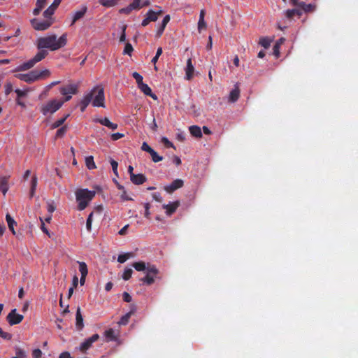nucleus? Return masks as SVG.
<instances>
[{
	"instance_id": "obj_1",
	"label": "nucleus",
	"mask_w": 358,
	"mask_h": 358,
	"mask_svg": "<svg viewBox=\"0 0 358 358\" xmlns=\"http://www.w3.org/2000/svg\"><path fill=\"white\" fill-rule=\"evenodd\" d=\"M66 43L67 34L66 33L63 34L58 39L55 34L38 38L36 41V47L39 51L33 58L20 65L18 67L19 70H29L34 66L36 64L45 58L48 55V52L45 50V48H48L51 51H55L64 47Z\"/></svg>"
},
{
	"instance_id": "obj_2",
	"label": "nucleus",
	"mask_w": 358,
	"mask_h": 358,
	"mask_svg": "<svg viewBox=\"0 0 358 358\" xmlns=\"http://www.w3.org/2000/svg\"><path fill=\"white\" fill-rule=\"evenodd\" d=\"M75 194L78 202V210L81 211L85 209L90 202L94 199L96 192L87 189H78Z\"/></svg>"
},
{
	"instance_id": "obj_3",
	"label": "nucleus",
	"mask_w": 358,
	"mask_h": 358,
	"mask_svg": "<svg viewBox=\"0 0 358 358\" xmlns=\"http://www.w3.org/2000/svg\"><path fill=\"white\" fill-rule=\"evenodd\" d=\"M86 94L91 96V103L92 106L106 108L104 89L101 85L94 86Z\"/></svg>"
},
{
	"instance_id": "obj_4",
	"label": "nucleus",
	"mask_w": 358,
	"mask_h": 358,
	"mask_svg": "<svg viewBox=\"0 0 358 358\" xmlns=\"http://www.w3.org/2000/svg\"><path fill=\"white\" fill-rule=\"evenodd\" d=\"M64 104V101L62 100L52 99L43 104L41 107V112L43 115L48 114H53L58 110Z\"/></svg>"
},
{
	"instance_id": "obj_5",
	"label": "nucleus",
	"mask_w": 358,
	"mask_h": 358,
	"mask_svg": "<svg viewBox=\"0 0 358 358\" xmlns=\"http://www.w3.org/2000/svg\"><path fill=\"white\" fill-rule=\"evenodd\" d=\"M53 23L52 20H38L36 18L31 20V24L34 29L44 31L48 29Z\"/></svg>"
},
{
	"instance_id": "obj_6",
	"label": "nucleus",
	"mask_w": 358,
	"mask_h": 358,
	"mask_svg": "<svg viewBox=\"0 0 358 358\" xmlns=\"http://www.w3.org/2000/svg\"><path fill=\"white\" fill-rule=\"evenodd\" d=\"M99 338V336L97 334H95L92 335L91 337L88 338L87 339L85 340L80 345L79 350L82 352H85L87 350H89L92 345V343L97 341Z\"/></svg>"
},
{
	"instance_id": "obj_7",
	"label": "nucleus",
	"mask_w": 358,
	"mask_h": 358,
	"mask_svg": "<svg viewBox=\"0 0 358 358\" xmlns=\"http://www.w3.org/2000/svg\"><path fill=\"white\" fill-rule=\"evenodd\" d=\"M23 318L24 317L22 315L16 313V309H13L6 317L10 325L20 324L22 321Z\"/></svg>"
},
{
	"instance_id": "obj_8",
	"label": "nucleus",
	"mask_w": 358,
	"mask_h": 358,
	"mask_svg": "<svg viewBox=\"0 0 358 358\" xmlns=\"http://www.w3.org/2000/svg\"><path fill=\"white\" fill-rule=\"evenodd\" d=\"M78 84L71 83L59 88V92L62 95L76 94L78 92Z\"/></svg>"
},
{
	"instance_id": "obj_9",
	"label": "nucleus",
	"mask_w": 358,
	"mask_h": 358,
	"mask_svg": "<svg viewBox=\"0 0 358 358\" xmlns=\"http://www.w3.org/2000/svg\"><path fill=\"white\" fill-rule=\"evenodd\" d=\"M184 185V182L181 179L174 180L170 185L164 187V190L168 193H172L179 188H181Z\"/></svg>"
},
{
	"instance_id": "obj_10",
	"label": "nucleus",
	"mask_w": 358,
	"mask_h": 358,
	"mask_svg": "<svg viewBox=\"0 0 358 358\" xmlns=\"http://www.w3.org/2000/svg\"><path fill=\"white\" fill-rule=\"evenodd\" d=\"M36 72L34 71H31L27 73H20V74H17L15 76L22 80V81H24L26 83H34L35 81H36Z\"/></svg>"
},
{
	"instance_id": "obj_11",
	"label": "nucleus",
	"mask_w": 358,
	"mask_h": 358,
	"mask_svg": "<svg viewBox=\"0 0 358 358\" xmlns=\"http://www.w3.org/2000/svg\"><path fill=\"white\" fill-rule=\"evenodd\" d=\"M185 78L188 80L192 79L194 76V67L192 64V61L191 58H189L187 61V65L185 69Z\"/></svg>"
},
{
	"instance_id": "obj_12",
	"label": "nucleus",
	"mask_w": 358,
	"mask_h": 358,
	"mask_svg": "<svg viewBox=\"0 0 358 358\" xmlns=\"http://www.w3.org/2000/svg\"><path fill=\"white\" fill-rule=\"evenodd\" d=\"M87 11V7L86 6H82L81 9L77 10L73 14L71 26L73 25L78 20L83 18Z\"/></svg>"
},
{
	"instance_id": "obj_13",
	"label": "nucleus",
	"mask_w": 358,
	"mask_h": 358,
	"mask_svg": "<svg viewBox=\"0 0 358 358\" xmlns=\"http://www.w3.org/2000/svg\"><path fill=\"white\" fill-rule=\"evenodd\" d=\"M180 206V202L178 201H176L173 203H170L169 204H164L163 208L166 210V213L167 215H171L173 213H174L176 210V209Z\"/></svg>"
},
{
	"instance_id": "obj_14",
	"label": "nucleus",
	"mask_w": 358,
	"mask_h": 358,
	"mask_svg": "<svg viewBox=\"0 0 358 358\" xmlns=\"http://www.w3.org/2000/svg\"><path fill=\"white\" fill-rule=\"evenodd\" d=\"M95 122H99L101 124L107 127L112 130H115L117 128V124L111 122L108 117L99 118L94 120Z\"/></svg>"
},
{
	"instance_id": "obj_15",
	"label": "nucleus",
	"mask_w": 358,
	"mask_h": 358,
	"mask_svg": "<svg viewBox=\"0 0 358 358\" xmlns=\"http://www.w3.org/2000/svg\"><path fill=\"white\" fill-rule=\"evenodd\" d=\"M130 180L134 185H139L143 184L147 180V178L143 174L141 173L132 174L131 178H130Z\"/></svg>"
},
{
	"instance_id": "obj_16",
	"label": "nucleus",
	"mask_w": 358,
	"mask_h": 358,
	"mask_svg": "<svg viewBox=\"0 0 358 358\" xmlns=\"http://www.w3.org/2000/svg\"><path fill=\"white\" fill-rule=\"evenodd\" d=\"M240 96V90L238 86V84H236L234 87V88L230 92L229 96V101L231 103H234L239 99Z\"/></svg>"
},
{
	"instance_id": "obj_17",
	"label": "nucleus",
	"mask_w": 358,
	"mask_h": 358,
	"mask_svg": "<svg viewBox=\"0 0 358 358\" xmlns=\"http://www.w3.org/2000/svg\"><path fill=\"white\" fill-rule=\"evenodd\" d=\"M138 87L145 95L152 97L153 99H157V96L152 93L151 88L147 84L143 83Z\"/></svg>"
},
{
	"instance_id": "obj_18",
	"label": "nucleus",
	"mask_w": 358,
	"mask_h": 358,
	"mask_svg": "<svg viewBox=\"0 0 358 358\" xmlns=\"http://www.w3.org/2000/svg\"><path fill=\"white\" fill-rule=\"evenodd\" d=\"M8 179L9 176L0 177V191L3 195H6L8 190Z\"/></svg>"
},
{
	"instance_id": "obj_19",
	"label": "nucleus",
	"mask_w": 358,
	"mask_h": 358,
	"mask_svg": "<svg viewBox=\"0 0 358 358\" xmlns=\"http://www.w3.org/2000/svg\"><path fill=\"white\" fill-rule=\"evenodd\" d=\"M76 325L78 330H81L83 327V318L81 314L80 308L78 307L76 310Z\"/></svg>"
},
{
	"instance_id": "obj_20",
	"label": "nucleus",
	"mask_w": 358,
	"mask_h": 358,
	"mask_svg": "<svg viewBox=\"0 0 358 358\" xmlns=\"http://www.w3.org/2000/svg\"><path fill=\"white\" fill-rule=\"evenodd\" d=\"M90 103L91 96L90 94H85V96L79 103L80 111L84 112Z\"/></svg>"
},
{
	"instance_id": "obj_21",
	"label": "nucleus",
	"mask_w": 358,
	"mask_h": 358,
	"mask_svg": "<svg viewBox=\"0 0 358 358\" xmlns=\"http://www.w3.org/2000/svg\"><path fill=\"white\" fill-rule=\"evenodd\" d=\"M170 21V15H166L162 22V24H160V26L158 27L157 30V36L158 37L161 36L166 27V24L169 23V22Z\"/></svg>"
},
{
	"instance_id": "obj_22",
	"label": "nucleus",
	"mask_w": 358,
	"mask_h": 358,
	"mask_svg": "<svg viewBox=\"0 0 358 358\" xmlns=\"http://www.w3.org/2000/svg\"><path fill=\"white\" fill-rule=\"evenodd\" d=\"M294 15L300 17L302 15V10L300 8L288 9L285 12V16L288 19H292Z\"/></svg>"
},
{
	"instance_id": "obj_23",
	"label": "nucleus",
	"mask_w": 358,
	"mask_h": 358,
	"mask_svg": "<svg viewBox=\"0 0 358 358\" xmlns=\"http://www.w3.org/2000/svg\"><path fill=\"white\" fill-rule=\"evenodd\" d=\"M299 8L305 13H312L314 12L316 9V5L315 3H308L306 4L305 2L301 1L300 3Z\"/></svg>"
},
{
	"instance_id": "obj_24",
	"label": "nucleus",
	"mask_w": 358,
	"mask_h": 358,
	"mask_svg": "<svg viewBox=\"0 0 358 358\" xmlns=\"http://www.w3.org/2000/svg\"><path fill=\"white\" fill-rule=\"evenodd\" d=\"M34 71L36 72L35 76H36V80L45 79V78H48L51 74L50 71L48 69H44L41 71L34 70Z\"/></svg>"
},
{
	"instance_id": "obj_25",
	"label": "nucleus",
	"mask_w": 358,
	"mask_h": 358,
	"mask_svg": "<svg viewBox=\"0 0 358 358\" xmlns=\"http://www.w3.org/2000/svg\"><path fill=\"white\" fill-rule=\"evenodd\" d=\"M162 14V10H159L157 12H155L152 10H149L146 13L147 17L149 19L150 22H155L158 19V15Z\"/></svg>"
},
{
	"instance_id": "obj_26",
	"label": "nucleus",
	"mask_w": 358,
	"mask_h": 358,
	"mask_svg": "<svg viewBox=\"0 0 358 358\" xmlns=\"http://www.w3.org/2000/svg\"><path fill=\"white\" fill-rule=\"evenodd\" d=\"M134 311L135 308H133L129 313H126L120 318L118 324L120 325H126L129 322L131 316L134 313Z\"/></svg>"
},
{
	"instance_id": "obj_27",
	"label": "nucleus",
	"mask_w": 358,
	"mask_h": 358,
	"mask_svg": "<svg viewBox=\"0 0 358 358\" xmlns=\"http://www.w3.org/2000/svg\"><path fill=\"white\" fill-rule=\"evenodd\" d=\"M189 130L191 135L196 138H201L202 136L201 129L199 126H191L189 127Z\"/></svg>"
},
{
	"instance_id": "obj_28",
	"label": "nucleus",
	"mask_w": 358,
	"mask_h": 358,
	"mask_svg": "<svg viewBox=\"0 0 358 358\" xmlns=\"http://www.w3.org/2000/svg\"><path fill=\"white\" fill-rule=\"evenodd\" d=\"M57 6H55L53 3H52L44 12L43 16L47 20H52L51 17L55 13V11L57 8Z\"/></svg>"
},
{
	"instance_id": "obj_29",
	"label": "nucleus",
	"mask_w": 358,
	"mask_h": 358,
	"mask_svg": "<svg viewBox=\"0 0 358 358\" xmlns=\"http://www.w3.org/2000/svg\"><path fill=\"white\" fill-rule=\"evenodd\" d=\"M46 4V0H37L36 8L33 10L34 15H38Z\"/></svg>"
},
{
	"instance_id": "obj_30",
	"label": "nucleus",
	"mask_w": 358,
	"mask_h": 358,
	"mask_svg": "<svg viewBox=\"0 0 358 358\" xmlns=\"http://www.w3.org/2000/svg\"><path fill=\"white\" fill-rule=\"evenodd\" d=\"M6 220L8 223V227L9 229L12 231L13 234H15V231L14 229V226L17 224L16 222L14 219L10 215L9 213H7L6 215Z\"/></svg>"
},
{
	"instance_id": "obj_31",
	"label": "nucleus",
	"mask_w": 358,
	"mask_h": 358,
	"mask_svg": "<svg viewBox=\"0 0 358 358\" xmlns=\"http://www.w3.org/2000/svg\"><path fill=\"white\" fill-rule=\"evenodd\" d=\"M155 276L150 275V273H146V275L141 278L140 280L147 285H151L155 282Z\"/></svg>"
},
{
	"instance_id": "obj_32",
	"label": "nucleus",
	"mask_w": 358,
	"mask_h": 358,
	"mask_svg": "<svg viewBox=\"0 0 358 358\" xmlns=\"http://www.w3.org/2000/svg\"><path fill=\"white\" fill-rule=\"evenodd\" d=\"M119 0H99V3L106 8H110L116 6Z\"/></svg>"
},
{
	"instance_id": "obj_33",
	"label": "nucleus",
	"mask_w": 358,
	"mask_h": 358,
	"mask_svg": "<svg viewBox=\"0 0 358 358\" xmlns=\"http://www.w3.org/2000/svg\"><path fill=\"white\" fill-rule=\"evenodd\" d=\"M37 183H38L37 178L36 176H34L31 178V188H30V192H29L30 198H32L35 194L36 187H37Z\"/></svg>"
},
{
	"instance_id": "obj_34",
	"label": "nucleus",
	"mask_w": 358,
	"mask_h": 358,
	"mask_svg": "<svg viewBox=\"0 0 358 358\" xmlns=\"http://www.w3.org/2000/svg\"><path fill=\"white\" fill-rule=\"evenodd\" d=\"M69 117V114H66L64 117L56 120L55 122H53L51 125V129H57L59 128L60 126H62L66 120Z\"/></svg>"
},
{
	"instance_id": "obj_35",
	"label": "nucleus",
	"mask_w": 358,
	"mask_h": 358,
	"mask_svg": "<svg viewBox=\"0 0 358 358\" xmlns=\"http://www.w3.org/2000/svg\"><path fill=\"white\" fill-rule=\"evenodd\" d=\"M85 164L86 166L92 170L96 169V164L94 161V157L92 156H89L85 158Z\"/></svg>"
},
{
	"instance_id": "obj_36",
	"label": "nucleus",
	"mask_w": 358,
	"mask_h": 358,
	"mask_svg": "<svg viewBox=\"0 0 358 358\" xmlns=\"http://www.w3.org/2000/svg\"><path fill=\"white\" fill-rule=\"evenodd\" d=\"M145 271L147 273H150V275H152L155 277H157V274L159 273V270L157 268V267L149 264H148Z\"/></svg>"
},
{
	"instance_id": "obj_37",
	"label": "nucleus",
	"mask_w": 358,
	"mask_h": 358,
	"mask_svg": "<svg viewBox=\"0 0 358 358\" xmlns=\"http://www.w3.org/2000/svg\"><path fill=\"white\" fill-rule=\"evenodd\" d=\"M133 267L138 271H143L146 270V264L144 262H138L133 264Z\"/></svg>"
},
{
	"instance_id": "obj_38",
	"label": "nucleus",
	"mask_w": 358,
	"mask_h": 358,
	"mask_svg": "<svg viewBox=\"0 0 358 358\" xmlns=\"http://www.w3.org/2000/svg\"><path fill=\"white\" fill-rule=\"evenodd\" d=\"M78 264H79V271L81 275H87L88 273L87 264L83 262H78Z\"/></svg>"
},
{
	"instance_id": "obj_39",
	"label": "nucleus",
	"mask_w": 358,
	"mask_h": 358,
	"mask_svg": "<svg viewBox=\"0 0 358 358\" xmlns=\"http://www.w3.org/2000/svg\"><path fill=\"white\" fill-rule=\"evenodd\" d=\"M271 41L268 37H262L259 38V44L264 48H269Z\"/></svg>"
},
{
	"instance_id": "obj_40",
	"label": "nucleus",
	"mask_w": 358,
	"mask_h": 358,
	"mask_svg": "<svg viewBox=\"0 0 358 358\" xmlns=\"http://www.w3.org/2000/svg\"><path fill=\"white\" fill-rule=\"evenodd\" d=\"M131 257H133L132 253L128 252V253L121 254L118 256L117 261H118V262L122 264Z\"/></svg>"
},
{
	"instance_id": "obj_41",
	"label": "nucleus",
	"mask_w": 358,
	"mask_h": 358,
	"mask_svg": "<svg viewBox=\"0 0 358 358\" xmlns=\"http://www.w3.org/2000/svg\"><path fill=\"white\" fill-rule=\"evenodd\" d=\"M67 127L66 125L59 128L56 132L55 138H62L66 132Z\"/></svg>"
},
{
	"instance_id": "obj_42",
	"label": "nucleus",
	"mask_w": 358,
	"mask_h": 358,
	"mask_svg": "<svg viewBox=\"0 0 358 358\" xmlns=\"http://www.w3.org/2000/svg\"><path fill=\"white\" fill-rule=\"evenodd\" d=\"M105 336L109 338L110 341L115 340L116 337L115 336V331L113 329H109L106 330L104 333Z\"/></svg>"
},
{
	"instance_id": "obj_43",
	"label": "nucleus",
	"mask_w": 358,
	"mask_h": 358,
	"mask_svg": "<svg viewBox=\"0 0 358 358\" xmlns=\"http://www.w3.org/2000/svg\"><path fill=\"white\" fill-rule=\"evenodd\" d=\"M47 210L50 214H52L56 210V206L53 201H48L47 202Z\"/></svg>"
},
{
	"instance_id": "obj_44",
	"label": "nucleus",
	"mask_w": 358,
	"mask_h": 358,
	"mask_svg": "<svg viewBox=\"0 0 358 358\" xmlns=\"http://www.w3.org/2000/svg\"><path fill=\"white\" fill-rule=\"evenodd\" d=\"M150 155L152 157V160L154 162H159L163 159V157L162 156H159L157 152L155 150H153L152 152L150 153Z\"/></svg>"
},
{
	"instance_id": "obj_45",
	"label": "nucleus",
	"mask_w": 358,
	"mask_h": 358,
	"mask_svg": "<svg viewBox=\"0 0 358 358\" xmlns=\"http://www.w3.org/2000/svg\"><path fill=\"white\" fill-rule=\"evenodd\" d=\"M133 271L131 268H126L122 274V278L124 280H128L131 278Z\"/></svg>"
},
{
	"instance_id": "obj_46",
	"label": "nucleus",
	"mask_w": 358,
	"mask_h": 358,
	"mask_svg": "<svg viewBox=\"0 0 358 358\" xmlns=\"http://www.w3.org/2000/svg\"><path fill=\"white\" fill-rule=\"evenodd\" d=\"M133 50H134V48H133L131 44L129 43H127L125 46H124V49L123 50V54L124 55H131V54L133 52Z\"/></svg>"
},
{
	"instance_id": "obj_47",
	"label": "nucleus",
	"mask_w": 358,
	"mask_h": 358,
	"mask_svg": "<svg viewBox=\"0 0 358 358\" xmlns=\"http://www.w3.org/2000/svg\"><path fill=\"white\" fill-rule=\"evenodd\" d=\"M141 1V0H134L133 2L129 4V6L133 10H139L142 8Z\"/></svg>"
},
{
	"instance_id": "obj_48",
	"label": "nucleus",
	"mask_w": 358,
	"mask_h": 358,
	"mask_svg": "<svg viewBox=\"0 0 358 358\" xmlns=\"http://www.w3.org/2000/svg\"><path fill=\"white\" fill-rule=\"evenodd\" d=\"M132 77L136 80L137 85H139L140 84L143 83V76L139 74L138 72H134L132 73Z\"/></svg>"
},
{
	"instance_id": "obj_49",
	"label": "nucleus",
	"mask_w": 358,
	"mask_h": 358,
	"mask_svg": "<svg viewBox=\"0 0 358 358\" xmlns=\"http://www.w3.org/2000/svg\"><path fill=\"white\" fill-rule=\"evenodd\" d=\"M93 213L92 212L89 215L86 221V227L87 231H90L92 229Z\"/></svg>"
},
{
	"instance_id": "obj_50",
	"label": "nucleus",
	"mask_w": 358,
	"mask_h": 358,
	"mask_svg": "<svg viewBox=\"0 0 358 358\" xmlns=\"http://www.w3.org/2000/svg\"><path fill=\"white\" fill-rule=\"evenodd\" d=\"M15 354L18 358H25L26 357V352H24V350L20 348H15Z\"/></svg>"
},
{
	"instance_id": "obj_51",
	"label": "nucleus",
	"mask_w": 358,
	"mask_h": 358,
	"mask_svg": "<svg viewBox=\"0 0 358 358\" xmlns=\"http://www.w3.org/2000/svg\"><path fill=\"white\" fill-rule=\"evenodd\" d=\"M15 92L17 94V98L20 99L21 97L26 96L27 95V90H22L20 89H16Z\"/></svg>"
},
{
	"instance_id": "obj_52",
	"label": "nucleus",
	"mask_w": 358,
	"mask_h": 358,
	"mask_svg": "<svg viewBox=\"0 0 358 358\" xmlns=\"http://www.w3.org/2000/svg\"><path fill=\"white\" fill-rule=\"evenodd\" d=\"M0 337L5 340H10L12 338V335L9 333L4 332L0 327Z\"/></svg>"
},
{
	"instance_id": "obj_53",
	"label": "nucleus",
	"mask_w": 358,
	"mask_h": 358,
	"mask_svg": "<svg viewBox=\"0 0 358 358\" xmlns=\"http://www.w3.org/2000/svg\"><path fill=\"white\" fill-rule=\"evenodd\" d=\"M162 142L164 143L165 147L173 148L175 149V146L173 145V144L166 137H163L162 138Z\"/></svg>"
},
{
	"instance_id": "obj_54",
	"label": "nucleus",
	"mask_w": 358,
	"mask_h": 358,
	"mask_svg": "<svg viewBox=\"0 0 358 358\" xmlns=\"http://www.w3.org/2000/svg\"><path fill=\"white\" fill-rule=\"evenodd\" d=\"M110 165L112 166L113 173L117 176H118V173H117L118 163L116 161H115L114 159H110Z\"/></svg>"
},
{
	"instance_id": "obj_55",
	"label": "nucleus",
	"mask_w": 358,
	"mask_h": 358,
	"mask_svg": "<svg viewBox=\"0 0 358 358\" xmlns=\"http://www.w3.org/2000/svg\"><path fill=\"white\" fill-rule=\"evenodd\" d=\"M141 149L142 150L145 151L149 154L154 150L146 142L143 143Z\"/></svg>"
},
{
	"instance_id": "obj_56",
	"label": "nucleus",
	"mask_w": 358,
	"mask_h": 358,
	"mask_svg": "<svg viewBox=\"0 0 358 358\" xmlns=\"http://www.w3.org/2000/svg\"><path fill=\"white\" fill-rule=\"evenodd\" d=\"M273 55L275 57H278L279 55H280V43L279 42H276V43L273 46Z\"/></svg>"
},
{
	"instance_id": "obj_57",
	"label": "nucleus",
	"mask_w": 358,
	"mask_h": 358,
	"mask_svg": "<svg viewBox=\"0 0 358 358\" xmlns=\"http://www.w3.org/2000/svg\"><path fill=\"white\" fill-rule=\"evenodd\" d=\"M134 10L131 6L129 5L127 6V7L125 8H121L119 12L120 13H124V14H127V15H129V13H131V12Z\"/></svg>"
},
{
	"instance_id": "obj_58",
	"label": "nucleus",
	"mask_w": 358,
	"mask_h": 358,
	"mask_svg": "<svg viewBox=\"0 0 358 358\" xmlns=\"http://www.w3.org/2000/svg\"><path fill=\"white\" fill-rule=\"evenodd\" d=\"M205 28H206V23L205 20H199V22H198L199 31L201 32V31Z\"/></svg>"
},
{
	"instance_id": "obj_59",
	"label": "nucleus",
	"mask_w": 358,
	"mask_h": 358,
	"mask_svg": "<svg viewBox=\"0 0 358 358\" xmlns=\"http://www.w3.org/2000/svg\"><path fill=\"white\" fill-rule=\"evenodd\" d=\"M120 197H121L122 200H123V201H132L133 200L131 197H130L127 195L125 189L122 191Z\"/></svg>"
},
{
	"instance_id": "obj_60",
	"label": "nucleus",
	"mask_w": 358,
	"mask_h": 358,
	"mask_svg": "<svg viewBox=\"0 0 358 358\" xmlns=\"http://www.w3.org/2000/svg\"><path fill=\"white\" fill-rule=\"evenodd\" d=\"M144 208H145V213H144L145 217L146 218H150V203H145Z\"/></svg>"
},
{
	"instance_id": "obj_61",
	"label": "nucleus",
	"mask_w": 358,
	"mask_h": 358,
	"mask_svg": "<svg viewBox=\"0 0 358 358\" xmlns=\"http://www.w3.org/2000/svg\"><path fill=\"white\" fill-rule=\"evenodd\" d=\"M122 297H123V300L125 301V302H131V300H132V297L128 293V292H124L122 294Z\"/></svg>"
},
{
	"instance_id": "obj_62",
	"label": "nucleus",
	"mask_w": 358,
	"mask_h": 358,
	"mask_svg": "<svg viewBox=\"0 0 358 358\" xmlns=\"http://www.w3.org/2000/svg\"><path fill=\"white\" fill-rule=\"evenodd\" d=\"M42 355V352L39 349H35L32 352L33 358H41Z\"/></svg>"
},
{
	"instance_id": "obj_63",
	"label": "nucleus",
	"mask_w": 358,
	"mask_h": 358,
	"mask_svg": "<svg viewBox=\"0 0 358 358\" xmlns=\"http://www.w3.org/2000/svg\"><path fill=\"white\" fill-rule=\"evenodd\" d=\"M152 196L153 199L155 200L156 201L161 202L162 201L161 194L159 192L152 193Z\"/></svg>"
},
{
	"instance_id": "obj_64",
	"label": "nucleus",
	"mask_w": 358,
	"mask_h": 358,
	"mask_svg": "<svg viewBox=\"0 0 358 358\" xmlns=\"http://www.w3.org/2000/svg\"><path fill=\"white\" fill-rule=\"evenodd\" d=\"M13 91V85L11 83H7L5 85V94L6 95L9 94Z\"/></svg>"
}]
</instances>
